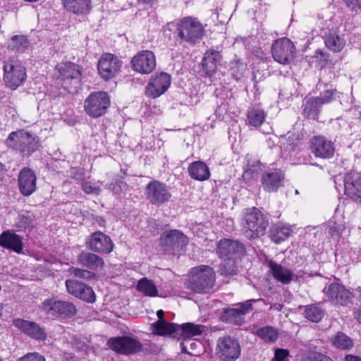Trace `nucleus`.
<instances>
[{
  "label": "nucleus",
  "instance_id": "1",
  "mask_svg": "<svg viewBox=\"0 0 361 361\" xmlns=\"http://www.w3.org/2000/svg\"><path fill=\"white\" fill-rule=\"evenodd\" d=\"M216 274L211 267L200 265L190 271L187 288L196 293H207L214 287Z\"/></svg>",
  "mask_w": 361,
  "mask_h": 361
},
{
  "label": "nucleus",
  "instance_id": "2",
  "mask_svg": "<svg viewBox=\"0 0 361 361\" xmlns=\"http://www.w3.org/2000/svg\"><path fill=\"white\" fill-rule=\"evenodd\" d=\"M5 145L19 153L22 157H30L38 149L39 141L35 135L19 130L11 132L5 140Z\"/></svg>",
  "mask_w": 361,
  "mask_h": 361
},
{
  "label": "nucleus",
  "instance_id": "3",
  "mask_svg": "<svg viewBox=\"0 0 361 361\" xmlns=\"http://www.w3.org/2000/svg\"><path fill=\"white\" fill-rule=\"evenodd\" d=\"M243 221L245 235L250 240L263 236L269 226L267 216L255 207L246 209Z\"/></svg>",
  "mask_w": 361,
  "mask_h": 361
},
{
  "label": "nucleus",
  "instance_id": "4",
  "mask_svg": "<svg viewBox=\"0 0 361 361\" xmlns=\"http://www.w3.org/2000/svg\"><path fill=\"white\" fill-rule=\"evenodd\" d=\"M172 24L176 26L177 37L180 43L186 42L194 45L199 42L204 35V27L196 18L185 17Z\"/></svg>",
  "mask_w": 361,
  "mask_h": 361
},
{
  "label": "nucleus",
  "instance_id": "5",
  "mask_svg": "<svg viewBox=\"0 0 361 361\" xmlns=\"http://www.w3.org/2000/svg\"><path fill=\"white\" fill-rule=\"evenodd\" d=\"M111 105L109 94L104 91L91 92L84 101V110L92 118L104 116Z\"/></svg>",
  "mask_w": 361,
  "mask_h": 361
},
{
  "label": "nucleus",
  "instance_id": "6",
  "mask_svg": "<svg viewBox=\"0 0 361 361\" xmlns=\"http://www.w3.org/2000/svg\"><path fill=\"white\" fill-rule=\"evenodd\" d=\"M106 345L112 351L124 355H131L142 350L143 345L135 336H121L111 337Z\"/></svg>",
  "mask_w": 361,
  "mask_h": 361
},
{
  "label": "nucleus",
  "instance_id": "7",
  "mask_svg": "<svg viewBox=\"0 0 361 361\" xmlns=\"http://www.w3.org/2000/svg\"><path fill=\"white\" fill-rule=\"evenodd\" d=\"M40 309L46 314L52 317L71 318L77 314L76 307L73 302L59 300L57 298L44 300L40 306Z\"/></svg>",
  "mask_w": 361,
  "mask_h": 361
},
{
  "label": "nucleus",
  "instance_id": "8",
  "mask_svg": "<svg viewBox=\"0 0 361 361\" xmlns=\"http://www.w3.org/2000/svg\"><path fill=\"white\" fill-rule=\"evenodd\" d=\"M4 71L5 84L11 90L23 85L27 77L25 68L18 61L12 59L4 61Z\"/></svg>",
  "mask_w": 361,
  "mask_h": 361
},
{
  "label": "nucleus",
  "instance_id": "9",
  "mask_svg": "<svg viewBox=\"0 0 361 361\" xmlns=\"http://www.w3.org/2000/svg\"><path fill=\"white\" fill-rule=\"evenodd\" d=\"M240 345L236 338L231 336L218 338L216 355L220 361H235L240 357Z\"/></svg>",
  "mask_w": 361,
  "mask_h": 361
},
{
  "label": "nucleus",
  "instance_id": "10",
  "mask_svg": "<svg viewBox=\"0 0 361 361\" xmlns=\"http://www.w3.org/2000/svg\"><path fill=\"white\" fill-rule=\"evenodd\" d=\"M322 292L327 300L334 305L347 307L353 303V293L345 286L337 282L331 283Z\"/></svg>",
  "mask_w": 361,
  "mask_h": 361
},
{
  "label": "nucleus",
  "instance_id": "11",
  "mask_svg": "<svg viewBox=\"0 0 361 361\" xmlns=\"http://www.w3.org/2000/svg\"><path fill=\"white\" fill-rule=\"evenodd\" d=\"M268 266L271 276L276 281L283 284L290 283L294 278L298 279L299 278L312 277L320 275L317 271L308 272L305 270H300L294 274L291 270L283 267L281 264H278L273 260H269L268 262Z\"/></svg>",
  "mask_w": 361,
  "mask_h": 361
},
{
  "label": "nucleus",
  "instance_id": "12",
  "mask_svg": "<svg viewBox=\"0 0 361 361\" xmlns=\"http://www.w3.org/2000/svg\"><path fill=\"white\" fill-rule=\"evenodd\" d=\"M145 197L152 205L160 206L168 202L171 193L166 183L157 180L150 181L145 187Z\"/></svg>",
  "mask_w": 361,
  "mask_h": 361
},
{
  "label": "nucleus",
  "instance_id": "13",
  "mask_svg": "<svg viewBox=\"0 0 361 361\" xmlns=\"http://www.w3.org/2000/svg\"><path fill=\"white\" fill-rule=\"evenodd\" d=\"M216 252L222 259H238L245 255L246 250L239 240L223 238L216 243Z\"/></svg>",
  "mask_w": 361,
  "mask_h": 361
},
{
  "label": "nucleus",
  "instance_id": "14",
  "mask_svg": "<svg viewBox=\"0 0 361 361\" xmlns=\"http://www.w3.org/2000/svg\"><path fill=\"white\" fill-rule=\"evenodd\" d=\"M85 245L92 252L100 255H109L114 248V243L110 236L99 231L87 236Z\"/></svg>",
  "mask_w": 361,
  "mask_h": 361
},
{
  "label": "nucleus",
  "instance_id": "15",
  "mask_svg": "<svg viewBox=\"0 0 361 361\" xmlns=\"http://www.w3.org/2000/svg\"><path fill=\"white\" fill-rule=\"evenodd\" d=\"M160 245L166 252H172L173 255L180 254L184 251L188 244V238L178 230H171L160 237Z\"/></svg>",
  "mask_w": 361,
  "mask_h": 361
},
{
  "label": "nucleus",
  "instance_id": "16",
  "mask_svg": "<svg viewBox=\"0 0 361 361\" xmlns=\"http://www.w3.org/2000/svg\"><path fill=\"white\" fill-rule=\"evenodd\" d=\"M256 300H247L244 302L238 303L235 307L225 309L221 315L222 322L234 325H242L245 322V316L253 309L252 302Z\"/></svg>",
  "mask_w": 361,
  "mask_h": 361
},
{
  "label": "nucleus",
  "instance_id": "17",
  "mask_svg": "<svg viewBox=\"0 0 361 361\" xmlns=\"http://www.w3.org/2000/svg\"><path fill=\"white\" fill-rule=\"evenodd\" d=\"M295 52L293 43L286 37L276 39L271 47L274 59L281 64L289 63L293 59Z\"/></svg>",
  "mask_w": 361,
  "mask_h": 361
},
{
  "label": "nucleus",
  "instance_id": "18",
  "mask_svg": "<svg viewBox=\"0 0 361 361\" xmlns=\"http://www.w3.org/2000/svg\"><path fill=\"white\" fill-rule=\"evenodd\" d=\"M122 61L111 53L104 54L97 64L99 74L104 80L113 78L121 71Z\"/></svg>",
  "mask_w": 361,
  "mask_h": 361
},
{
  "label": "nucleus",
  "instance_id": "19",
  "mask_svg": "<svg viewBox=\"0 0 361 361\" xmlns=\"http://www.w3.org/2000/svg\"><path fill=\"white\" fill-rule=\"evenodd\" d=\"M133 71L141 74H149L156 68V57L152 51H138L130 61Z\"/></svg>",
  "mask_w": 361,
  "mask_h": 361
},
{
  "label": "nucleus",
  "instance_id": "20",
  "mask_svg": "<svg viewBox=\"0 0 361 361\" xmlns=\"http://www.w3.org/2000/svg\"><path fill=\"white\" fill-rule=\"evenodd\" d=\"M311 152L317 158L328 159L335 154L334 143L324 136H313L310 140Z\"/></svg>",
  "mask_w": 361,
  "mask_h": 361
},
{
  "label": "nucleus",
  "instance_id": "21",
  "mask_svg": "<svg viewBox=\"0 0 361 361\" xmlns=\"http://www.w3.org/2000/svg\"><path fill=\"white\" fill-rule=\"evenodd\" d=\"M171 75L166 73H157L152 76L145 88L147 97L157 98L163 94L171 85Z\"/></svg>",
  "mask_w": 361,
  "mask_h": 361
},
{
  "label": "nucleus",
  "instance_id": "22",
  "mask_svg": "<svg viewBox=\"0 0 361 361\" xmlns=\"http://www.w3.org/2000/svg\"><path fill=\"white\" fill-rule=\"evenodd\" d=\"M66 287L69 294L86 302L93 303L96 300V295L90 286L74 279H67Z\"/></svg>",
  "mask_w": 361,
  "mask_h": 361
},
{
  "label": "nucleus",
  "instance_id": "23",
  "mask_svg": "<svg viewBox=\"0 0 361 361\" xmlns=\"http://www.w3.org/2000/svg\"><path fill=\"white\" fill-rule=\"evenodd\" d=\"M18 185L20 192L25 197H29L37 190V176L35 171L23 167L18 176Z\"/></svg>",
  "mask_w": 361,
  "mask_h": 361
},
{
  "label": "nucleus",
  "instance_id": "24",
  "mask_svg": "<svg viewBox=\"0 0 361 361\" xmlns=\"http://www.w3.org/2000/svg\"><path fill=\"white\" fill-rule=\"evenodd\" d=\"M13 325L24 334L38 341H45L47 334L37 323L20 318L14 319Z\"/></svg>",
  "mask_w": 361,
  "mask_h": 361
},
{
  "label": "nucleus",
  "instance_id": "25",
  "mask_svg": "<svg viewBox=\"0 0 361 361\" xmlns=\"http://www.w3.org/2000/svg\"><path fill=\"white\" fill-rule=\"evenodd\" d=\"M345 195L353 201L361 203V176L355 171H350L345 176Z\"/></svg>",
  "mask_w": 361,
  "mask_h": 361
},
{
  "label": "nucleus",
  "instance_id": "26",
  "mask_svg": "<svg viewBox=\"0 0 361 361\" xmlns=\"http://www.w3.org/2000/svg\"><path fill=\"white\" fill-rule=\"evenodd\" d=\"M285 173L281 169L264 172L261 177L263 189L268 192H275L283 186Z\"/></svg>",
  "mask_w": 361,
  "mask_h": 361
},
{
  "label": "nucleus",
  "instance_id": "27",
  "mask_svg": "<svg viewBox=\"0 0 361 361\" xmlns=\"http://www.w3.org/2000/svg\"><path fill=\"white\" fill-rule=\"evenodd\" d=\"M0 246L18 254L23 252L22 237L11 230L4 231L0 234Z\"/></svg>",
  "mask_w": 361,
  "mask_h": 361
},
{
  "label": "nucleus",
  "instance_id": "28",
  "mask_svg": "<svg viewBox=\"0 0 361 361\" xmlns=\"http://www.w3.org/2000/svg\"><path fill=\"white\" fill-rule=\"evenodd\" d=\"M81 67L72 62L60 63L55 67L57 77L64 83L69 80H78L81 75Z\"/></svg>",
  "mask_w": 361,
  "mask_h": 361
},
{
  "label": "nucleus",
  "instance_id": "29",
  "mask_svg": "<svg viewBox=\"0 0 361 361\" xmlns=\"http://www.w3.org/2000/svg\"><path fill=\"white\" fill-rule=\"evenodd\" d=\"M77 262L80 266L93 271L102 269L104 266V261L102 257L94 252L85 250L78 255Z\"/></svg>",
  "mask_w": 361,
  "mask_h": 361
},
{
  "label": "nucleus",
  "instance_id": "30",
  "mask_svg": "<svg viewBox=\"0 0 361 361\" xmlns=\"http://www.w3.org/2000/svg\"><path fill=\"white\" fill-rule=\"evenodd\" d=\"M64 8L75 15L86 16L92 9L91 0H61Z\"/></svg>",
  "mask_w": 361,
  "mask_h": 361
},
{
  "label": "nucleus",
  "instance_id": "31",
  "mask_svg": "<svg viewBox=\"0 0 361 361\" xmlns=\"http://www.w3.org/2000/svg\"><path fill=\"white\" fill-rule=\"evenodd\" d=\"M219 51L214 49L207 50L202 60L201 65L207 76H212L216 71L217 63L221 60Z\"/></svg>",
  "mask_w": 361,
  "mask_h": 361
},
{
  "label": "nucleus",
  "instance_id": "32",
  "mask_svg": "<svg viewBox=\"0 0 361 361\" xmlns=\"http://www.w3.org/2000/svg\"><path fill=\"white\" fill-rule=\"evenodd\" d=\"M188 172L192 179L198 181L207 180L211 176L208 166L202 161H195L188 167Z\"/></svg>",
  "mask_w": 361,
  "mask_h": 361
},
{
  "label": "nucleus",
  "instance_id": "33",
  "mask_svg": "<svg viewBox=\"0 0 361 361\" xmlns=\"http://www.w3.org/2000/svg\"><path fill=\"white\" fill-rule=\"evenodd\" d=\"M322 105V102L316 97L306 99L302 104L304 117L317 121Z\"/></svg>",
  "mask_w": 361,
  "mask_h": 361
},
{
  "label": "nucleus",
  "instance_id": "34",
  "mask_svg": "<svg viewBox=\"0 0 361 361\" xmlns=\"http://www.w3.org/2000/svg\"><path fill=\"white\" fill-rule=\"evenodd\" d=\"M269 233L272 241L280 243L290 236L292 229L289 226L278 223L271 226Z\"/></svg>",
  "mask_w": 361,
  "mask_h": 361
},
{
  "label": "nucleus",
  "instance_id": "35",
  "mask_svg": "<svg viewBox=\"0 0 361 361\" xmlns=\"http://www.w3.org/2000/svg\"><path fill=\"white\" fill-rule=\"evenodd\" d=\"M154 331L158 335H172L173 337L179 336V325L169 323L166 321L155 322L152 324Z\"/></svg>",
  "mask_w": 361,
  "mask_h": 361
},
{
  "label": "nucleus",
  "instance_id": "36",
  "mask_svg": "<svg viewBox=\"0 0 361 361\" xmlns=\"http://www.w3.org/2000/svg\"><path fill=\"white\" fill-rule=\"evenodd\" d=\"M331 343L334 347L341 350H349L354 345L353 339L342 331H338L332 336Z\"/></svg>",
  "mask_w": 361,
  "mask_h": 361
},
{
  "label": "nucleus",
  "instance_id": "37",
  "mask_svg": "<svg viewBox=\"0 0 361 361\" xmlns=\"http://www.w3.org/2000/svg\"><path fill=\"white\" fill-rule=\"evenodd\" d=\"M324 42L326 47L334 52L341 51L345 45V40L335 32L326 35Z\"/></svg>",
  "mask_w": 361,
  "mask_h": 361
},
{
  "label": "nucleus",
  "instance_id": "38",
  "mask_svg": "<svg viewBox=\"0 0 361 361\" xmlns=\"http://www.w3.org/2000/svg\"><path fill=\"white\" fill-rule=\"evenodd\" d=\"M136 288L145 296L157 297L159 295V292L154 283L147 278L140 279L137 282Z\"/></svg>",
  "mask_w": 361,
  "mask_h": 361
},
{
  "label": "nucleus",
  "instance_id": "39",
  "mask_svg": "<svg viewBox=\"0 0 361 361\" xmlns=\"http://www.w3.org/2000/svg\"><path fill=\"white\" fill-rule=\"evenodd\" d=\"M304 315L312 322H319L324 315V310L319 304H312L305 307Z\"/></svg>",
  "mask_w": 361,
  "mask_h": 361
},
{
  "label": "nucleus",
  "instance_id": "40",
  "mask_svg": "<svg viewBox=\"0 0 361 361\" xmlns=\"http://www.w3.org/2000/svg\"><path fill=\"white\" fill-rule=\"evenodd\" d=\"M266 116L263 110L253 108L247 111V120L250 126L257 128L264 123Z\"/></svg>",
  "mask_w": 361,
  "mask_h": 361
},
{
  "label": "nucleus",
  "instance_id": "41",
  "mask_svg": "<svg viewBox=\"0 0 361 361\" xmlns=\"http://www.w3.org/2000/svg\"><path fill=\"white\" fill-rule=\"evenodd\" d=\"M255 334L264 341L269 343H274L279 337L277 329L269 326L259 328Z\"/></svg>",
  "mask_w": 361,
  "mask_h": 361
},
{
  "label": "nucleus",
  "instance_id": "42",
  "mask_svg": "<svg viewBox=\"0 0 361 361\" xmlns=\"http://www.w3.org/2000/svg\"><path fill=\"white\" fill-rule=\"evenodd\" d=\"M35 216L30 212H25L18 216L16 226L19 231L34 226Z\"/></svg>",
  "mask_w": 361,
  "mask_h": 361
},
{
  "label": "nucleus",
  "instance_id": "43",
  "mask_svg": "<svg viewBox=\"0 0 361 361\" xmlns=\"http://www.w3.org/2000/svg\"><path fill=\"white\" fill-rule=\"evenodd\" d=\"M238 273V267L236 265V259H224L220 264L219 274L226 277L233 276Z\"/></svg>",
  "mask_w": 361,
  "mask_h": 361
},
{
  "label": "nucleus",
  "instance_id": "44",
  "mask_svg": "<svg viewBox=\"0 0 361 361\" xmlns=\"http://www.w3.org/2000/svg\"><path fill=\"white\" fill-rule=\"evenodd\" d=\"M202 326L196 325L192 323H186L181 326L179 325V336L190 338L200 335L202 333Z\"/></svg>",
  "mask_w": 361,
  "mask_h": 361
},
{
  "label": "nucleus",
  "instance_id": "45",
  "mask_svg": "<svg viewBox=\"0 0 361 361\" xmlns=\"http://www.w3.org/2000/svg\"><path fill=\"white\" fill-rule=\"evenodd\" d=\"M30 42L25 35H14L12 37L9 48L17 52H24L29 47Z\"/></svg>",
  "mask_w": 361,
  "mask_h": 361
},
{
  "label": "nucleus",
  "instance_id": "46",
  "mask_svg": "<svg viewBox=\"0 0 361 361\" xmlns=\"http://www.w3.org/2000/svg\"><path fill=\"white\" fill-rule=\"evenodd\" d=\"M324 86L326 88L320 92L319 96L317 97L322 104L331 103L339 97L338 92L336 88L332 87L331 85L329 87L328 84H324Z\"/></svg>",
  "mask_w": 361,
  "mask_h": 361
},
{
  "label": "nucleus",
  "instance_id": "47",
  "mask_svg": "<svg viewBox=\"0 0 361 361\" xmlns=\"http://www.w3.org/2000/svg\"><path fill=\"white\" fill-rule=\"evenodd\" d=\"M68 272L70 275L81 279L90 280L95 277V274L92 271L75 267H70Z\"/></svg>",
  "mask_w": 361,
  "mask_h": 361
},
{
  "label": "nucleus",
  "instance_id": "48",
  "mask_svg": "<svg viewBox=\"0 0 361 361\" xmlns=\"http://www.w3.org/2000/svg\"><path fill=\"white\" fill-rule=\"evenodd\" d=\"M261 163L258 160H249L247 161L246 167L244 171V176L247 178H253L261 171Z\"/></svg>",
  "mask_w": 361,
  "mask_h": 361
},
{
  "label": "nucleus",
  "instance_id": "49",
  "mask_svg": "<svg viewBox=\"0 0 361 361\" xmlns=\"http://www.w3.org/2000/svg\"><path fill=\"white\" fill-rule=\"evenodd\" d=\"M246 70V65L240 61H233L231 62L230 71L233 77L236 80H240Z\"/></svg>",
  "mask_w": 361,
  "mask_h": 361
},
{
  "label": "nucleus",
  "instance_id": "50",
  "mask_svg": "<svg viewBox=\"0 0 361 361\" xmlns=\"http://www.w3.org/2000/svg\"><path fill=\"white\" fill-rule=\"evenodd\" d=\"M345 7L352 13H357L361 11V0H341Z\"/></svg>",
  "mask_w": 361,
  "mask_h": 361
},
{
  "label": "nucleus",
  "instance_id": "51",
  "mask_svg": "<svg viewBox=\"0 0 361 361\" xmlns=\"http://www.w3.org/2000/svg\"><path fill=\"white\" fill-rule=\"evenodd\" d=\"M82 189L86 194L89 195H99L101 192L99 187L95 186L88 181L82 182Z\"/></svg>",
  "mask_w": 361,
  "mask_h": 361
},
{
  "label": "nucleus",
  "instance_id": "52",
  "mask_svg": "<svg viewBox=\"0 0 361 361\" xmlns=\"http://www.w3.org/2000/svg\"><path fill=\"white\" fill-rule=\"evenodd\" d=\"M17 361H46V360L38 353H30L20 357Z\"/></svg>",
  "mask_w": 361,
  "mask_h": 361
},
{
  "label": "nucleus",
  "instance_id": "53",
  "mask_svg": "<svg viewBox=\"0 0 361 361\" xmlns=\"http://www.w3.org/2000/svg\"><path fill=\"white\" fill-rule=\"evenodd\" d=\"M328 57V54L320 49H317L313 56V58L316 59V61L319 62V65L321 67H324L326 65Z\"/></svg>",
  "mask_w": 361,
  "mask_h": 361
},
{
  "label": "nucleus",
  "instance_id": "54",
  "mask_svg": "<svg viewBox=\"0 0 361 361\" xmlns=\"http://www.w3.org/2000/svg\"><path fill=\"white\" fill-rule=\"evenodd\" d=\"M84 169L78 167H72L70 170V177L77 180L84 179Z\"/></svg>",
  "mask_w": 361,
  "mask_h": 361
},
{
  "label": "nucleus",
  "instance_id": "55",
  "mask_svg": "<svg viewBox=\"0 0 361 361\" xmlns=\"http://www.w3.org/2000/svg\"><path fill=\"white\" fill-rule=\"evenodd\" d=\"M289 355V351L286 349H277L274 354L275 361H285L286 358Z\"/></svg>",
  "mask_w": 361,
  "mask_h": 361
},
{
  "label": "nucleus",
  "instance_id": "56",
  "mask_svg": "<svg viewBox=\"0 0 361 361\" xmlns=\"http://www.w3.org/2000/svg\"><path fill=\"white\" fill-rule=\"evenodd\" d=\"M307 361H334L330 357L321 353H314L312 356L307 358Z\"/></svg>",
  "mask_w": 361,
  "mask_h": 361
},
{
  "label": "nucleus",
  "instance_id": "57",
  "mask_svg": "<svg viewBox=\"0 0 361 361\" xmlns=\"http://www.w3.org/2000/svg\"><path fill=\"white\" fill-rule=\"evenodd\" d=\"M328 233L336 241H338L341 236L339 229L336 224L329 226Z\"/></svg>",
  "mask_w": 361,
  "mask_h": 361
},
{
  "label": "nucleus",
  "instance_id": "58",
  "mask_svg": "<svg viewBox=\"0 0 361 361\" xmlns=\"http://www.w3.org/2000/svg\"><path fill=\"white\" fill-rule=\"evenodd\" d=\"M123 181H116V183H112L109 185V189L115 194H119L121 190V184H123Z\"/></svg>",
  "mask_w": 361,
  "mask_h": 361
},
{
  "label": "nucleus",
  "instance_id": "59",
  "mask_svg": "<svg viewBox=\"0 0 361 361\" xmlns=\"http://www.w3.org/2000/svg\"><path fill=\"white\" fill-rule=\"evenodd\" d=\"M345 361H361V357L354 355H346L345 356Z\"/></svg>",
  "mask_w": 361,
  "mask_h": 361
},
{
  "label": "nucleus",
  "instance_id": "60",
  "mask_svg": "<svg viewBox=\"0 0 361 361\" xmlns=\"http://www.w3.org/2000/svg\"><path fill=\"white\" fill-rule=\"evenodd\" d=\"M157 315L158 317V321L157 322H164L166 321L164 318V312L162 310H159L157 311Z\"/></svg>",
  "mask_w": 361,
  "mask_h": 361
},
{
  "label": "nucleus",
  "instance_id": "61",
  "mask_svg": "<svg viewBox=\"0 0 361 361\" xmlns=\"http://www.w3.org/2000/svg\"><path fill=\"white\" fill-rule=\"evenodd\" d=\"M355 318L361 324V310L354 312Z\"/></svg>",
  "mask_w": 361,
  "mask_h": 361
},
{
  "label": "nucleus",
  "instance_id": "62",
  "mask_svg": "<svg viewBox=\"0 0 361 361\" xmlns=\"http://www.w3.org/2000/svg\"><path fill=\"white\" fill-rule=\"evenodd\" d=\"M157 0H137V2L143 4H152L154 1Z\"/></svg>",
  "mask_w": 361,
  "mask_h": 361
},
{
  "label": "nucleus",
  "instance_id": "63",
  "mask_svg": "<svg viewBox=\"0 0 361 361\" xmlns=\"http://www.w3.org/2000/svg\"><path fill=\"white\" fill-rule=\"evenodd\" d=\"M357 292H359V296H358V297H359V298H360V300H361V288H360V287H359V288H358V289H357Z\"/></svg>",
  "mask_w": 361,
  "mask_h": 361
},
{
  "label": "nucleus",
  "instance_id": "64",
  "mask_svg": "<svg viewBox=\"0 0 361 361\" xmlns=\"http://www.w3.org/2000/svg\"><path fill=\"white\" fill-rule=\"evenodd\" d=\"M2 307L0 306V315L1 314Z\"/></svg>",
  "mask_w": 361,
  "mask_h": 361
}]
</instances>
